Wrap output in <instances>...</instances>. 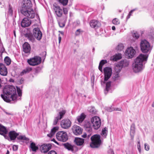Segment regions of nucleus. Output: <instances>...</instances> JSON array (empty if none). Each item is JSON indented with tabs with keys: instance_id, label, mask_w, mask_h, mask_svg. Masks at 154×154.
I'll return each instance as SVG.
<instances>
[{
	"instance_id": "42",
	"label": "nucleus",
	"mask_w": 154,
	"mask_h": 154,
	"mask_svg": "<svg viewBox=\"0 0 154 154\" xmlns=\"http://www.w3.org/2000/svg\"><path fill=\"white\" fill-rule=\"evenodd\" d=\"M124 47L123 44H119L116 48V49L119 51H121L123 49Z\"/></svg>"
},
{
	"instance_id": "16",
	"label": "nucleus",
	"mask_w": 154,
	"mask_h": 154,
	"mask_svg": "<svg viewBox=\"0 0 154 154\" xmlns=\"http://www.w3.org/2000/svg\"><path fill=\"white\" fill-rule=\"evenodd\" d=\"M28 18L27 17L24 18L21 21V25L22 27H28L31 24V21L28 19Z\"/></svg>"
},
{
	"instance_id": "40",
	"label": "nucleus",
	"mask_w": 154,
	"mask_h": 154,
	"mask_svg": "<svg viewBox=\"0 0 154 154\" xmlns=\"http://www.w3.org/2000/svg\"><path fill=\"white\" fill-rule=\"evenodd\" d=\"M59 2L63 5L65 6L67 4L68 0H58Z\"/></svg>"
},
{
	"instance_id": "37",
	"label": "nucleus",
	"mask_w": 154,
	"mask_h": 154,
	"mask_svg": "<svg viewBox=\"0 0 154 154\" xmlns=\"http://www.w3.org/2000/svg\"><path fill=\"white\" fill-rule=\"evenodd\" d=\"M107 130L106 128H103L102 131L101 135L105 138H106L107 135Z\"/></svg>"
},
{
	"instance_id": "41",
	"label": "nucleus",
	"mask_w": 154,
	"mask_h": 154,
	"mask_svg": "<svg viewBox=\"0 0 154 154\" xmlns=\"http://www.w3.org/2000/svg\"><path fill=\"white\" fill-rule=\"evenodd\" d=\"M107 111L109 112H111L112 111H113V110L119 111L121 110V109L120 108H112V107H110L109 108H108V109H107Z\"/></svg>"
},
{
	"instance_id": "4",
	"label": "nucleus",
	"mask_w": 154,
	"mask_h": 154,
	"mask_svg": "<svg viewBox=\"0 0 154 154\" xmlns=\"http://www.w3.org/2000/svg\"><path fill=\"white\" fill-rule=\"evenodd\" d=\"M33 35L31 32H28L24 34L25 37L28 38L29 41L32 42H35V37L38 40H40L42 38V33L39 29L38 28H35L33 30Z\"/></svg>"
},
{
	"instance_id": "19",
	"label": "nucleus",
	"mask_w": 154,
	"mask_h": 154,
	"mask_svg": "<svg viewBox=\"0 0 154 154\" xmlns=\"http://www.w3.org/2000/svg\"><path fill=\"white\" fill-rule=\"evenodd\" d=\"M54 10L58 17H61L63 14V11L59 6L54 5Z\"/></svg>"
},
{
	"instance_id": "36",
	"label": "nucleus",
	"mask_w": 154,
	"mask_h": 154,
	"mask_svg": "<svg viewBox=\"0 0 154 154\" xmlns=\"http://www.w3.org/2000/svg\"><path fill=\"white\" fill-rule=\"evenodd\" d=\"M4 61L7 65H9L11 64V60L8 57H6L4 59Z\"/></svg>"
},
{
	"instance_id": "34",
	"label": "nucleus",
	"mask_w": 154,
	"mask_h": 154,
	"mask_svg": "<svg viewBox=\"0 0 154 154\" xmlns=\"http://www.w3.org/2000/svg\"><path fill=\"white\" fill-rule=\"evenodd\" d=\"M85 127L86 128L87 130L89 132H90L91 131V125L90 122H88L85 125Z\"/></svg>"
},
{
	"instance_id": "21",
	"label": "nucleus",
	"mask_w": 154,
	"mask_h": 154,
	"mask_svg": "<svg viewBox=\"0 0 154 154\" xmlns=\"http://www.w3.org/2000/svg\"><path fill=\"white\" fill-rule=\"evenodd\" d=\"M23 51L26 53L30 52V47L29 45L27 42H25L23 45Z\"/></svg>"
},
{
	"instance_id": "31",
	"label": "nucleus",
	"mask_w": 154,
	"mask_h": 154,
	"mask_svg": "<svg viewBox=\"0 0 154 154\" xmlns=\"http://www.w3.org/2000/svg\"><path fill=\"white\" fill-rule=\"evenodd\" d=\"M30 147L32 150L33 151H36L38 149V146H36L35 143L33 142L31 143Z\"/></svg>"
},
{
	"instance_id": "14",
	"label": "nucleus",
	"mask_w": 154,
	"mask_h": 154,
	"mask_svg": "<svg viewBox=\"0 0 154 154\" xmlns=\"http://www.w3.org/2000/svg\"><path fill=\"white\" fill-rule=\"evenodd\" d=\"M72 129L74 134L76 135H80L82 131V128L76 125H74L72 127Z\"/></svg>"
},
{
	"instance_id": "63",
	"label": "nucleus",
	"mask_w": 154,
	"mask_h": 154,
	"mask_svg": "<svg viewBox=\"0 0 154 154\" xmlns=\"http://www.w3.org/2000/svg\"><path fill=\"white\" fill-rule=\"evenodd\" d=\"M58 39H59V43H60L61 42V37L60 36H59Z\"/></svg>"
},
{
	"instance_id": "61",
	"label": "nucleus",
	"mask_w": 154,
	"mask_h": 154,
	"mask_svg": "<svg viewBox=\"0 0 154 154\" xmlns=\"http://www.w3.org/2000/svg\"><path fill=\"white\" fill-rule=\"evenodd\" d=\"M152 33L150 34V35L152 37H153L154 35V30L153 29H152Z\"/></svg>"
},
{
	"instance_id": "53",
	"label": "nucleus",
	"mask_w": 154,
	"mask_h": 154,
	"mask_svg": "<svg viewBox=\"0 0 154 154\" xmlns=\"http://www.w3.org/2000/svg\"><path fill=\"white\" fill-rule=\"evenodd\" d=\"M42 54L43 56L42 57V58L45 59L46 55V52L45 51H44L42 53Z\"/></svg>"
},
{
	"instance_id": "20",
	"label": "nucleus",
	"mask_w": 154,
	"mask_h": 154,
	"mask_svg": "<svg viewBox=\"0 0 154 154\" xmlns=\"http://www.w3.org/2000/svg\"><path fill=\"white\" fill-rule=\"evenodd\" d=\"M74 142L77 145L81 146L83 145L84 144V139L80 138L75 137L74 140Z\"/></svg>"
},
{
	"instance_id": "58",
	"label": "nucleus",
	"mask_w": 154,
	"mask_h": 154,
	"mask_svg": "<svg viewBox=\"0 0 154 154\" xmlns=\"http://www.w3.org/2000/svg\"><path fill=\"white\" fill-rule=\"evenodd\" d=\"M137 149H138V150L141 149L140 141L139 140L137 142Z\"/></svg>"
},
{
	"instance_id": "62",
	"label": "nucleus",
	"mask_w": 154,
	"mask_h": 154,
	"mask_svg": "<svg viewBox=\"0 0 154 154\" xmlns=\"http://www.w3.org/2000/svg\"><path fill=\"white\" fill-rule=\"evenodd\" d=\"M82 137L85 138L87 137V134H86L85 133L84 134L82 135Z\"/></svg>"
},
{
	"instance_id": "32",
	"label": "nucleus",
	"mask_w": 154,
	"mask_h": 154,
	"mask_svg": "<svg viewBox=\"0 0 154 154\" xmlns=\"http://www.w3.org/2000/svg\"><path fill=\"white\" fill-rule=\"evenodd\" d=\"M32 69L31 68L28 67L26 68L25 69L23 70L21 73V75H23L24 74H26L27 73L29 72L30 71H31Z\"/></svg>"
},
{
	"instance_id": "6",
	"label": "nucleus",
	"mask_w": 154,
	"mask_h": 154,
	"mask_svg": "<svg viewBox=\"0 0 154 154\" xmlns=\"http://www.w3.org/2000/svg\"><path fill=\"white\" fill-rule=\"evenodd\" d=\"M140 47L141 50L142 52L144 53L150 52L152 49L149 42L145 39L141 41Z\"/></svg>"
},
{
	"instance_id": "28",
	"label": "nucleus",
	"mask_w": 154,
	"mask_h": 154,
	"mask_svg": "<svg viewBox=\"0 0 154 154\" xmlns=\"http://www.w3.org/2000/svg\"><path fill=\"white\" fill-rule=\"evenodd\" d=\"M120 65L122 67H126L128 66L129 62L126 60H121L119 63Z\"/></svg>"
},
{
	"instance_id": "23",
	"label": "nucleus",
	"mask_w": 154,
	"mask_h": 154,
	"mask_svg": "<svg viewBox=\"0 0 154 154\" xmlns=\"http://www.w3.org/2000/svg\"><path fill=\"white\" fill-rule=\"evenodd\" d=\"M58 128L57 127H54L51 131L50 133L47 134V136L49 137H52L55 134V132L58 130Z\"/></svg>"
},
{
	"instance_id": "3",
	"label": "nucleus",
	"mask_w": 154,
	"mask_h": 154,
	"mask_svg": "<svg viewBox=\"0 0 154 154\" xmlns=\"http://www.w3.org/2000/svg\"><path fill=\"white\" fill-rule=\"evenodd\" d=\"M148 57L147 54H141L136 58L133 64V69L134 72H138L143 69L144 67L143 62L146 60Z\"/></svg>"
},
{
	"instance_id": "55",
	"label": "nucleus",
	"mask_w": 154,
	"mask_h": 154,
	"mask_svg": "<svg viewBox=\"0 0 154 154\" xmlns=\"http://www.w3.org/2000/svg\"><path fill=\"white\" fill-rule=\"evenodd\" d=\"M48 154H57V152L55 151L51 150L48 153Z\"/></svg>"
},
{
	"instance_id": "5",
	"label": "nucleus",
	"mask_w": 154,
	"mask_h": 154,
	"mask_svg": "<svg viewBox=\"0 0 154 154\" xmlns=\"http://www.w3.org/2000/svg\"><path fill=\"white\" fill-rule=\"evenodd\" d=\"M91 142L90 144V146L92 148L99 147L102 143L100 139V136L99 134H95L91 137Z\"/></svg>"
},
{
	"instance_id": "15",
	"label": "nucleus",
	"mask_w": 154,
	"mask_h": 154,
	"mask_svg": "<svg viewBox=\"0 0 154 154\" xmlns=\"http://www.w3.org/2000/svg\"><path fill=\"white\" fill-rule=\"evenodd\" d=\"M51 145L50 144H44L40 147L41 152L44 153L48 152L51 148Z\"/></svg>"
},
{
	"instance_id": "47",
	"label": "nucleus",
	"mask_w": 154,
	"mask_h": 154,
	"mask_svg": "<svg viewBox=\"0 0 154 154\" xmlns=\"http://www.w3.org/2000/svg\"><path fill=\"white\" fill-rule=\"evenodd\" d=\"M9 14L11 15H12L13 13V10L11 6L9 5L8 8Z\"/></svg>"
},
{
	"instance_id": "11",
	"label": "nucleus",
	"mask_w": 154,
	"mask_h": 154,
	"mask_svg": "<svg viewBox=\"0 0 154 154\" xmlns=\"http://www.w3.org/2000/svg\"><path fill=\"white\" fill-rule=\"evenodd\" d=\"M18 135V133H16L14 131H12L9 132L8 136H7L6 134L4 136V137L9 141H11L15 140Z\"/></svg>"
},
{
	"instance_id": "43",
	"label": "nucleus",
	"mask_w": 154,
	"mask_h": 154,
	"mask_svg": "<svg viewBox=\"0 0 154 154\" xmlns=\"http://www.w3.org/2000/svg\"><path fill=\"white\" fill-rule=\"evenodd\" d=\"M59 120H60V119L59 118V115H57V116L55 117L54 119L53 123V125H56L57 124Z\"/></svg>"
},
{
	"instance_id": "54",
	"label": "nucleus",
	"mask_w": 154,
	"mask_h": 154,
	"mask_svg": "<svg viewBox=\"0 0 154 154\" xmlns=\"http://www.w3.org/2000/svg\"><path fill=\"white\" fill-rule=\"evenodd\" d=\"M12 148L13 150L17 151L18 149V146L16 145H14Z\"/></svg>"
},
{
	"instance_id": "60",
	"label": "nucleus",
	"mask_w": 154,
	"mask_h": 154,
	"mask_svg": "<svg viewBox=\"0 0 154 154\" xmlns=\"http://www.w3.org/2000/svg\"><path fill=\"white\" fill-rule=\"evenodd\" d=\"M51 141L54 142L55 143H56L58 145H59V143H58L53 138L51 140Z\"/></svg>"
},
{
	"instance_id": "39",
	"label": "nucleus",
	"mask_w": 154,
	"mask_h": 154,
	"mask_svg": "<svg viewBox=\"0 0 154 154\" xmlns=\"http://www.w3.org/2000/svg\"><path fill=\"white\" fill-rule=\"evenodd\" d=\"M17 139L19 140H29V139L28 138L26 137L25 136L20 135L17 137Z\"/></svg>"
},
{
	"instance_id": "7",
	"label": "nucleus",
	"mask_w": 154,
	"mask_h": 154,
	"mask_svg": "<svg viewBox=\"0 0 154 154\" xmlns=\"http://www.w3.org/2000/svg\"><path fill=\"white\" fill-rule=\"evenodd\" d=\"M103 71L104 72V78L103 81H101V85H104L106 81H107L110 77L112 74V69L109 67H106L104 68Z\"/></svg>"
},
{
	"instance_id": "29",
	"label": "nucleus",
	"mask_w": 154,
	"mask_h": 154,
	"mask_svg": "<svg viewBox=\"0 0 154 154\" xmlns=\"http://www.w3.org/2000/svg\"><path fill=\"white\" fill-rule=\"evenodd\" d=\"M107 61L106 60H101L100 63L98 67L99 70L101 72H103L102 66L105 63H107Z\"/></svg>"
},
{
	"instance_id": "8",
	"label": "nucleus",
	"mask_w": 154,
	"mask_h": 154,
	"mask_svg": "<svg viewBox=\"0 0 154 154\" xmlns=\"http://www.w3.org/2000/svg\"><path fill=\"white\" fill-rule=\"evenodd\" d=\"M91 122L92 127L95 130L98 129L101 125V121L100 118L95 116L92 117L91 119Z\"/></svg>"
},
{
	"instance_id": "57",
	"label": "nucleus",
	"mask_w": 154,
	"mask_h": 154,
	"mask_svg": "<svg viewBox=\"0 0 154 154\" xmlns=\"http://www.w3.org/2000/svg\"><path fill=\"white\" fill-rule=\"evenodd\" d=\"M108 154H114V152L111 149H110L108 151Z\"/></svg>"
},
{
	"instance_id": "48",
	"label": "nucleus",
	"mask_w": 154,
	"mask_h": 154,
	"mask_svg": "<svg viewBox=\"0 0 154 154\" xmlns=\"http://www.w3.org/2000/svg\"><path fill=\"white\" fill-rule=\"evenodd\" d=\"M115 75V76L113 77V79L114 81L117 80L118 79V78L119 77V73H116Z\"/></svg>"
},
{
	"instance_id": "1",
	"label": "nucleus",
	"mask_w": 154,
	"mask_h": 154,
	"mask_svg": "<svg viewBox=\"0 0 154 154\" xmlns=\"http://www.w3.org/2000/svg\"><path fill=\"white\" fill-rule=\"evenodd\" d=\"M3 93L1 97L5 101L9 103L17 100V95L16 89L13 86H5L3 89Z\"/></svg>"
},
{
	"instance_id": "45",
	"label": "nucleus",
	"mask_w": 154,
	"mask_h": 154,
	"mask_svg": "<svg viewBox=\"0 0 154 154\" xmlns=\"http://www.w3.org/2000/svg\"><path fill=\"white\" fill-rule=\"evenodd\" d=\"M112 22L115 25H118L120 23L119 20L116 18L113 19Z\"/></svg>"
},
{
	"instance_id": "56",
	"label": "nucleus",
	"mask_w": 154,
	"mask_h": 154,
	"mask_svg": "<svg viewBox=\"0 0 154 154\" xmlns=\"http://www.w3.org/2000/svg\"><path fill=\"white\" fill-rule=\"evenodd\" d=\"M63 13L65 14H66L68 13V10L66 8H64L63 9Z\"/></svg>"
},
{
	"instance_id": "52",
	"label": "nucleus",
	"mask_w": 154,
	"mask_h": 154,
	"mask_svg": "<svg viewBox=\"0 0 154 154\" xmlns=\"http://www.w3.org/2000/svg\"><path fill=\"white\" fill-rule=\"evenodd\" d=\"M59 26L60 27L63 28L65 26V23H58Z\"/></svg>"
},
{
	"instance_id": "25",
	"label": "nucleus",
	"mask_w": 154,
	"mask_h": 154,
	"mask_svg": "<svg viewBox=\"0 0 154 154\" xmlns=\"http://www.w3.org/2000/svg\"><path fill=\"white\" fill-rule=\"evenodd\" d=\"M86 115L84 113H82L80 116L77 117V119L79 123L82 122L86 117Z\"/></svg>"
},
{
	"instance_id": "33",
	"label": "nucleus",
	"mask_w": 154,
	"mask_h": 154,
	"mask_svg": "<svg viewBox=\"0 0 154 154\" xmlns=\"http://www.w3.org/2000/svg\"><path fill=\"white\" fill-rule=\"evenodd\" d=\"M32 69L31 68L28 67L26 68L25 69L23 70L21 73V75H23L24 74H26L27 73L29 72L30 71H31Z\"/></svg>"
},
{
	"instance_id": "12",
	"label": "nucleus",
	"mask_w": 154,
	"mask_h": 154,
	"mask_svg": "<svg viewBox=\"0 0 154 154\" xmlns=\"http://www.w3.org/2000/svg\"><path fill=\"white\" fill-rule=\"evenodd\" d=\"M72 122L69 119H65L62 120L60 122L61 127L64 129H68L71 126Z\"/></svg>"
},
{
	"instance_id": "22",
	"label": "nucleus",
	"mask_w": 154,
	"mask_h": 154,
	"mask_svg": "<svg viewBox=\"0 0 154 154\" xmlns=\"http://www.w3.org/2000/svg\"><path fill=\"white\" fill-rule=\"evenodd\" d=\"M8 132L6 128L0 124V134L3 136L5 135Z\"/></svg>"
},
{
	"instance_id": "13",
	"label": "nucleus",
	"mask_w": 154,
	"mask_h": 154,
	"mask_svg": "<svg viewBox=\"0 0 154 154\" xmlns=\"http://www.w3.org/2000/svg\"><path fill=\"white\" fill-rule=\"evenodd\" d=\"M125 53L127 58H131L134 56L136 51L132 47H130L127 49Z\"/></svg>"
},
{
	"instance_id": "59",
	"label": "nucleus",
	"mask_w": 154,
	"mask_h": 154,
	"mask_svg": "<svg viewBox=\"0 0 154 154\" xmlns=\"http://www.w3.org/2000/svg\"><path fill=\"white\" fill-rule=\"evenodd\" d=\"M132 13V11H130L129 12V14L127 17V19H128L130 17Z\"/></svg>"
},
{
	"instance_id": "17",
	"label": "nucleus",
	"mask_w": 154,
	"mask_h": 154,
	"mask_svg": "<svg viewBox=\"0 0 154 154\" xmlns=\"http://www.w3.org/2000/svg\"><path fill=\"white\" fill-rule=\"evenodd\" d=\"M7 73V69L6 66L3 63H0V74L3 76H6Z\"/></svg>"
},
{
	"instance_id": "38",
	"label": "nucleus",
	"mask_w": 154,
	"mask_h": 154,
	"mask_svg": "<svg viewBox=\"0 0 154 154\" xmlns=\"http://www.w3.org/2000/svg\"><path fill=\"white\" fill-rule=\"evenodd\" d=\"M121 54H116V55L114 57L113 60L115 61H117L121 59L122 58Z\"/></svg>"
},
{
	"instance_id": "64",
	"label": "nucleus",
	"mask_w": 154,
	"mask_h": 154,
	"mask_svg": "<svg viewBox=\"0 0 154 154\" xmlns=\"http://www.w3.org/2000/svg\"><path fill=\"white\" fill-rule=\"evenodd\" d=\"M9 81L11 82H14V79H11L10 80H9Z\"/></svg>"
},
{
	"instance_id": "24",
	"label": "nucleus",
	"mask_w": 154,
	"mask_h": 154,
	"mask_svg": "<svg viewBox=\"0 0 154 154\" xmlns=\"http://www.w3.org/2000/svg\"><path fill=\"white\" fill-rule=\"evenodd\" d=\"M135 124H132L131 126L130 135L131 139H132L134 138V135L135 133Z\"/></svg>"
},
{
	"instance_id": "44",
	"label": "nucleus",
	"mask_w": 154,
	"mask_h": 154,
	"mask_svg": "<svg viewBox=\"0 0 154 154\" xmlns=\"http://www.w3.org/2000/svg\"><path fill=\"white\" fill-rule=\"evenodd\" d=\"M83 31L81 29H78L76 30L75 33V35L76 36L79 35L81 33H82Z\"/></svg>"
},
{
	"instance_id": "26",
	"label": "nucleus",
	"mask_w": 154,
	"mask_h": 154,
	"mask_svg": "<svg viewBox=\"0 0 154 154\" xmlns=\"http://www.w3.org/2000/svg\"><path fill=\"white\" fill-rule=\"evenodd\" d=\"M63 145L64 147L69 150H71L72 151H73L74 149L73 146L68 143H65L63 144Z\"/></svg>"
},
{
	"instance_id": "10",
	"label": "nucleus",
	"mask_w": 154,
	"mask_h": 154,
	"mask_svg": "<svg viewBox=\"0 0 154 154\" xmlns=\"http://www.w3.org/2000/svg\"><path fill=\"white\" fill-rule=\"evenodd\" d=\"M41 59V58L40 57L35 56L33 58L28 60L27 62L29 65L34 66L40 63Z\"/></svg>"
},
{
	"instance_id": "18",
	"label": "nucleus",
	"mask_w": 154,
	"mask_h": 154,
	"mask_svg": "<svg viewBox=\"0 0 154 154\" xmlns=\"http://www.w3.org/2000/svg\"><path fill=\"white\" fill-rule=\"evenodd\" d=\"M90 26L95 29H97L100 26V23L98 21L93 20H91L90 23Z\"/></svg>"
},
{
	"instance_id": "9",
	"label": "nucleus",
	"mask_w": 154,
	"mask_h": 154,
	"mask_svg": "<svg viewBox=\"0 0 154 154\" xmlns=\"http://www.w3.org/2000/svg\"><path fill=\"white\" fill-rule=\"evenodd\" d=\"M56 136L57 139L61 141L66 142L68 139L67 133L64 131L58 132L56 134Z\"/></svg>"
},
{
	"instance_id": "35",
	"label": "nucleus",
	"mask_w": 154,
	"mask_h": 154,
	"mask_svg": "<svg viewBox=\"0 0 154 154\" xmlns=\"http://www.w3.org/2000/svg\"><path fill=\"white\" fill-rule=\"evenodd\" d=\"M66 112V110H63L59 112V114H58V115H59L60 120L63 118Z\"/></svg>"
},
{
	"instance_id": "49",
	"label": "nucleus",
	"mask_w": 154,
	"mask_h": 154,
	"mask_svg": "<svg viewBox=\"0 0 154 154\" xmlns=\"http://www.w3.org/2000/svg\"><path fill=\"white\" fill-rule=\"evenodd\" d=\"M17 93L19 96H21L22 95V91L20 88L17 87Z\"/></svg>"
},
{
	"instance_id": "50",
	"label": "nucleus",
	"mask_w": 154,
	"mask_h": 154,
	"mask_svg": "<svg viewBox=\"0 0 154 154\" xmlns=\"http://www.w3.org/2000/svg\"><path fill=\"white\" fill-rule=\"evenodd\" d=\"M133 36L136 39H137L139 37V35L138 33L136 32L133 34Z\"/></svg>"
},
{
	"instance_id": "27",
	"label": "nucleus",
	"mask_w": 154,
	"mask_h": 154,
	"mask_svg": "<svg viewBox=\"0 0 154 154\" xmlns=\"http://www.w3.org/2000/svg\"><path fill=\"white\" fill-rule=\"evenodd\" d=\"M111 82V81H109L107 82L106 84V86L105 89L104 90V93L105 94H107L109 91L110 89V86Z\"/></svg>"
},
{
	"instance_id": "51",
	"label": "nucleus",
	"mask_w": 154,
	"mask_h": 154,
	"mask_svg": "<svg viewBox=\"0 0 154 154\" xmlns=\"http://www.w3.org/2000/svg\"><path fill=\"white\" fill-rule=\"evenodd\" d=\"M145 149L146 151H148L149 149V146L146 143L144 144Z\"/></svg>"
},
{
	"instance_id": "46",
	"label": "nucleus",
	"mask_w": 154,
	"mask_h": 154,
	"mask_svg": "<svg viewBox=\"0 0 154 154\" xmlns=\"http://www.w3.org/2000/svg\"><path fill=\"white\" fill-rule=\"evenodd\" d=\"M89 112L94 114H95L96 112V111L95 108L94 107H91V109L89 110Z\"/></svg>"
},
{
	"instance_id": "30",
	"label": "nucleus",
	"mask_w": 154,
	"mask_h": 154,
	"mask_svg": "<svg viewBox=\"0 0 154 154\" xmlns=\"http://www.w3.org/2000/svg\"><path fill=\"white\" fill-rule=\"evenodd\" d=\"M122 68V67L119 63L116 64L114 68L115 71L116 73H119L121 71Z\"/></svg>"
},
{
	"instance_id": "2",
	"label": "nucleus",
	"mask_w": 154,
	"mask_h": 154,
	"mask_svg": "<svg viewBox=\"0 0 154 154\" xmlns=\"http://www.w3.org/2000/svg\"><path fill=\"white\" fill-rule=\"evenodd\" d=\"M20 9L21 14L26 17L32 19L35 16V14L32 8V4L30 0H23Z\"/></svg>"
}]
</instances>
